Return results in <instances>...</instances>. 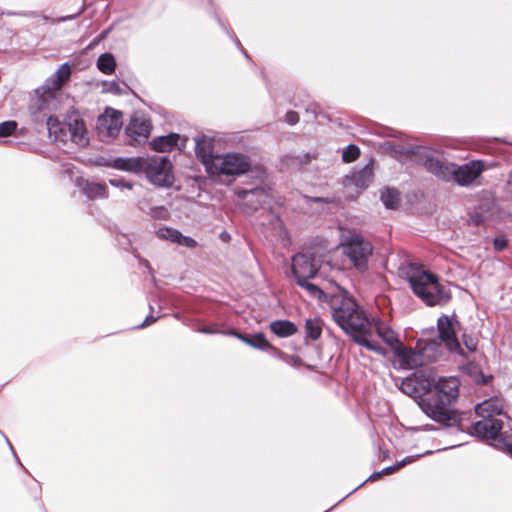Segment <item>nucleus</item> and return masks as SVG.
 <instances>
[{
  "mask_svg": "<svg viewBox=\"0 0 512 512\" xmlns=\"http://www.w3.org/2000/svg\"><path fill=\"white\" fill-rule=\"evenodd\" d=\"M329 307L335 323L357 344L384 355V349L371 339L372 323L370 318L348 292L332 295Z\"/></svg>",
  "mask_w": 512,
  "mask_h": 512,
  "instance_id": "1",
  "label": "nucleus"
},
{
  "mask_svg": "<svg viewBox=\"0 0 512 512\" xmlns=\"http://www.w3.org/2000/svg\"><path fill=\"white\" fill-rule=\"evenodd\" d=\"M109 165L134 174L144 173L147 181L159 188H169L174 183L173 165L166 156L120 157L112 160Z\"/></svg>",
  "mask_w": 512,
  "mask_h": 512,
  "instance_id": "2",
  "label": "nucleus"
},
{
  "mask_svg": "<svg viewBox=\"0 0 512 512\" xmlns=\"http://www.w3.org/2000/svg\"><path fill=\"white\" fill-rule=\"evenodd\" d=\"M459 386H428L421 409L431 419L444 425L458 420V415L451 407L459 396Z\"/></svg>",
  "mask_w": 512,
  "mask_h": 512,
  "instance_id": "3",
  "label": "nucleus"
},
{
  "mask_svg": "<svg viewBox=\"0 0 512 512\" xmlns=\"http://www.w3.org/2000/svg\"><path fill=\"white\" fill-rule=\"evenodd\" d=\"M424 166L437 178L446 182H454L459 186L473 184L486 168L482 160H472L463 165H456L431 155H426Z\"/></svg>",
  "mask_w": 512,
  "mask_h": 512,
  "instance_id": "4",
  "label": "nucleus"
},
{
  "mask_svg": "<svg viewBox=\"0 0 512 512\" xmlns=\"http://www.w3.org/2000/svg\"><path fill=\"white\" fill-rule=\"evenodd\" d=\"M406 275L414 294L429 306L444 305L450 293L439 283L436 275L416 264H410Z\"/></svg>",
  "mask_w": 512,
  "mask_h": 512,
  "instance_id": "5",
  "label": "nucleus"
},
{
  "mask_svg": "<svg viewBox=\"0 0 512 512\" xmlns=\"http://www.w3.org/2000/svg\"><path fill=\"white\" fill-rule=\"evenodd\" d=\"M340 247L355 269L360 272L368 269V262L374 250L369 240L361 234L349 232L341 236Z\"/></svg>",
  "mask_w": 512,
  "mask_h": 512,
  "instance_id": "6",
  "label": "nucleus"
},
{
  "mask_svg": "<svg viewBox=\"0 0 512 512\" xmlns=\"http://www.w3.org/2000/svg\"><path fill=\"white\" fill-rule=\"evenodd\" d=\"M441 354V343L436 339L417 342L415 349H407L399 356L398 367L401 369H414L434 362Z\"/></svg>",
  "mask_w": 512,
  "mask_h": 512,
  "instance_id": "7",
  "label": "nucleus"
},
{
  "mask_svg": "<svg viewBox=\"0 0 512 512\" xmlns=\"http://www.w3.org/2000/svg\"><path fill=\"white\" fill-rule=\"evenodd\" d=\"M248 158L241 153H227L217 155L214 162L210 164L208 171L211 175L239 176L250 169Z\"/></svg>",
  "mask_w": 512,
  "mask_h": 512,
  "instance_id": "8",
  "label": "nucleus"
},
{
  "mask_svg": "<svg viewBox=\"0 0 512 512\" xmlns=\"http://www.w3.org/2000/svg\"><path fill=\"white\" fill-rule=\"evenodd\" d=\"M481 419L472 423L468 432L478 438L493 440L498 445H503L512 437V433L503 430V421L498 418L480 417Z\"/></svg>",
  "mask_w": 512,
  "mask_h": 512,
  "instance_id": "9",
  "label": "nucleus"
},
{
  "mask_svg": "<svg viewBox=\"0 0 512 512\" xmlns=\"http://www.w3.org/2000/svg\"><path fill=\"white\" fill-rule=\"evenodd\" d=\"M372 323V331L375 330L377 335L394 351L393 363L398 367L400 354L406 351L398 335L391 329L389 325L378 318L370 319Z\"/></svg>",
  "mask_w": 512,
  "mask_h": 512,
  "instance_id": "10",
  "label": "nucleus"
},
{
  "mask_svg": "<svg viewBox=\"0 0 512 512\" xmlns=\"http://www.w3.org/2000/svg\"><path fill=\"white\" fill-rule=\"evenodd\" d=\"M122 113L113 108H106L97 119V130L102 138L115 137L122 128Z\"/></svg>",
  "mask_w": 512,
  "mask_h": 512,
  "instance_id": "11",
  "label": "nucleus"
},
{
  "mask_svg": "<svg viewBox=\"0 0 512 512\" xmlns=\"http://www.w3.org/2000/svg\"><path fill=\"white\" fill-rule=\"evenodd\" d=\"M458 322L453 317L442 315L438 318L437 327L441 342L445 343L448 350L459 353L460 344L456 337V325Z\"/></svg>",
  "mask_w": 512,
  "mask_h": 512,
  "instance_id": "12",
  "label": "nucleus"
},
{
  "mask_svg": "<svg viewBox=\"0 0 512 512\" xmlns=\"http://www.w3.org/2000/svg\"><path fill=\"white\" fill-rule=\"evenodd\" d=\"M318 266L310 254L298 253L292 258V273L296 281L313 278Z\"/></svg>",
  "mask_w": 512,
  "mask_h": 512,
  "instance_id": "13",
  "label": "nucleus"
},
{
  "mask_svg": "<svg viewBox=\"0 0 512 512\" xmlns=\"http://www.w3.org/2000/svg\"><path fill=\"white\" fill-rule=\"evenodd\" d=\"M65 127L68 129L69 141L85 147L89 143L88 133L84 121L77 114L65 118Z\"/></svg>",
  "mask_w": 512,
  "mask_h": 512,
  "instance_id": "14",
  "label": "nucleus"
},
{
  "mask_svg": "<svg viewBox=\"0 0 512 512\" xmlns=\"http://www.w3.org/2000/svg\"><path fill=\"white\" fill-rule=\"evenodd\" d=\"M238 199L247 211H255L258 206L265 203L270 197L269 192L264 187H256L250 190L242 189L236 192Z\"/></svg>",
  "mask_w": 512,
  "mask_h": 512,
  "instance_id": "15",
  "label": "nucleus"
},
{
  "mask_svg": "<svg viewBox=\"0 0 512 512\" xmlns=\"http://www.w3.org/2000/svg\"><path fill=\"white\" fill-rule=\"evenodd\" d=\"M53 97V93L43 86L35 90V97L29 106L35 121H41L46 116V111L49 110V103Z\"/></svg>",
  "mask_w": 512,
  "mask_h": 512,
  "instance_id": "16",
  "label": "nucleus"
},
{
  "mask_svg": "<svg viewBox=\"0 0 512 512\" xmlns=\"http://www.w3.org/2000/svg\"><path fill=\"white\" fill-rule=\"evenodd\" d=\"M373 180V167L369 163L360 170L353 171L345 179L344 185L346 188L355 187L358 190H363L369 186Z\"/></svg>",
  "mask_w": 512,
  "mask_h": 512,
  "instance_id": "17",
  "label": "nucleus"
},
{
  "mask_svg": "<svg viewBox=\"0 0 512 512\" xmlns=\"http://www.w3.org/2000/svg\"><path fill=\"white\" fill-rule=\"evenodd\" d=\"M150 131V122L140 117H133L126 128L127 136L136 143L145 142L150 135Z\"/></svg>",
  "mask_w": 512,
  "mask_h": 512,
  "instance_id": "18",
  "label": "nucleus"
},
{
  "mask_svg": "<svg viewBox=\"0 0 512 512\" xmlns=\"http://www.w3.org/2000/svg\"><path fill=\"white\" fill-rule=\"evenodd\" d=\"M505 400L500 396H494L475 406V413L478 417L496 418L503 414Z\"/></svg>",
  "mask_w": 512,
  "mask_h": 512,
  "instance_id": "19",
  "label": "nucleus"
},
{
  "mask_svg": "<svg viewBox=\"0 0 512 512\" xmlns=\"http://www.w3.org/2000/svg\"><path fill=\"white\" fill-rule=\"evenodd\" d=\"M159 239L169 241L187 248H195L197 241L190 236L183 235L179 230L171 227H161L156 230Z\"/></svg>",
  "mask_w": 512,
  "mask_h": 512,
  "instance_id": "20",
  "label": "nucleus"
},
{
  "mask_svg": "<svg viewBox=\"0 0 512 512\" xmlns=\"http://www.w3.org/2000/svg\"><path fill=\"white\" fill-rule=\"evenodd\" d=\"M195 145L196 156L201 160L208 172L210 164L215 161L217 156L213 153V141L207 136H201L195 138Z\"/></svg>",
  "mask_w": 512,
  "mask_h": 512,
  "instance_id": "21",
  "label": "nucleus"
},
{
  "mask_svg": "<svg viewBox=\"0 0 512 512\" xmlns=\"http://www.w3.org/2000/svg\"><path fill=\"white\" fill-rule=\"evenodd\" d=\"M70 76L71 68L67 63H64L46 80L43 87L52 93L58 91Z\"/></svg>",
  "mask_w": 512,
  "mask_h": 512,
  "instance_id": "22",
  "label": "nucleus"
},
{
  "mask_svg": "<svg viewBox=\"0 0 512 512\" xmlns=\"http://www.w3.org/2000/svg\"><path fill=\"white\" fill-rule=\"evenodd\" d=\"M47 130L50 138L61 143H67L69 141L68 129L65 127V120L60 122L58 118L49 116L47 118Z\"/></svg>",
  "mask_w": 512,
  "mask_h": 512,
  "instance_id": "23",
  "label": "nucleus"
},
{
  "mask_svg": "<svg viewBox=\"0 0 512 512\" xmlns=\"http://www.w3.org/2000/svg\"><path fill=\"white\" fill-rule=\"evenodd\" d=\"M180 140V135L176 133H171L165 136H159L154 138L150 142V146L153 150L157 152H169L174 147L178 146V141Z\"/></svg>",
  "mask_w": 512,
  "mask_h": 512,
  "instance_id": "24",
  "label": "nucleus"
},
{
  "mask_svg": "<svg viewBox=\"0 0 512 512\" xmlns=\"http://www.w3.org/2000/svg\"><path fill=\"white\" fill-rule=\"evenodd\" d=\"M231 335L236 336L239 340L244 342L245 344L259 350H267L271 348L270 343L266 340L265 336L261 333L255 334L253 336L242 335L236 331H231Z\"/></svg>",
  "mask_w": 512,
  "mask_h": 512,
  "instance_id": "25",
  "label": "nucleus"
},
{
  "mask_svg": "<svg viewBox=\"0 0 512 512\" xmlns=\"http://www.w3.org/2000/svg\"><path fill=\"white\" fill-rule=\"evenodd\" d=\"M271 331L278 337H289L293 335L297 328L294 323L288 320H276L270 323Z\"/></svg>",
  "mask_w": 512,
  "mask_h": 512,
  "instance_id": "26",
  "label": "nucleus"
},
{
  "mask_svg": "<svg viewBox=\"0 0 512 512\" xmlns=\"http://www.w3.org/2000/svg\"><path fill=\"white\" fill-rule=\"evenodd\" d=\"M83 191L90 199L104 198L107 196V187L105 184L101 183L87 181Z\"/></svg>",
  "mask_w": 512,
  "mask_h": 512,
  "instance_id": "27",
  "label": "nucleus"
},
{
  "mask_svg": "<svg viewBox=\"0 0 512 512\" xmlns=\"http://www.w3.org/2000/svg\"><path fill=\"white\" fill-rule=\"evenodd\" d=\"M97 68L107 75L114 73L116 68L114 56L111 53L101 54L97 59Z\"/></svg>",
  "mask_w": 512,
  "mask_h": 512,
  "instance_id": "28",
  "label": "nucleus"
},
{
  "mask_svg": "<svg viewBox=\"0 0 512 512\" xmlns=\"http://www.w3.org/2000/svg\"><path fill=\"white\" fill-rule=\"evenodd\" d=\"M381 200L386 208L395 209L400 202V195L395 189L385 188L381 192Z\"/></svg>",
  "mask_w": 512,
  "mask_h": 512,
  "instance_id": "29",
  "label": "nucleus"
},
{
  "mask_svg": "<svg viewBox=\"0 0 512 512\" xmlns=\"http://www.w3.org/2000/svg\"><path fill=\"white\" fill-rule=\"evenodd\" d=\"M399 389L407 396L414 399L421 407L422 398L428 386H398Z\"/></svg>",
  "mask_w": 512,
  "mask_h": 512,
  "instance_id": "30",
  "label": "nucleus"
},
{
  "mask_svg": "<svg viewBox=\"0 0 512 512\" xmlns=\"http://www.w3.org/2000/svg\"><path fill=\"white\" fill-rule=\"evenodd\" d=\"M306 336L316 340L321 336L322 328L318 319H307L305 323Z\"/></svg>",
  "mask_w": 512,
  "mask_h": 512,
  "instance_id": "31",
  "label": "nucleus"
},
{
  "mask_svg": "<svg viewBox=\"0 0 512 512\" xmlns=\"http://www.w3.org/2000/svg\"><path fill=\"white\" fill-rule=\"evenodd\" d=\"M283 362L296 369H300L302 367L313 369L315 367L314 365L302 360L298 355L294 354H287V356H283Z\"/></svg>",
  "mask_w": 512,
  "mask_h": 512,
  "instance_id": "32",
  "label": "nucleus"
},
{
  "mask_svg": "<svg viewBox=\"0 0 512 512\" xmlns=\"http://www.w3.org/2000/svg\"><path fill=\"white\" fill-rule=\"evenodd\" d=\"M309 279L310 278H304V281H296V282L299 286L306 289L311 296L320 299L321 296L323 295L322 290L320 288H318L316 285L309 283L308 282Z\"/></svg>",
  "mask_w": 512,
  "mask_h": 512,
  "instance_id": "33",
  "label": "nucleus"
},
{
  "mask_svg": "<svg viewBox=\"0 0 512 512\" xmlns=\"http://www.w3.org/2000/svg\"><path fill=\"white\" fill-rule=\"evenodd\" d=\"M360 154L359 148L355 145H349L347 146L343 153H342V159L346 163L353 162L358 158Z\"/></svg>",
  "mask_w": 512,
  "mask_h": 512,
  "instance_id": "34",
  "label": "nucleus"
},
{
  "mask_svg": "<svg viewBox=\"0 0 512 512\" xmlns=\"http://www.w3.org/2000/svg\"><path fill=\"white\" fill-rule=\"evenodd\" d=\"M17 129V123L13 120H8L0 123V137H8L12 135Z\"/></svg>",
  "mask_w": 512,
  "mask_h": 512,
  "instance_id": "35",
  "label": "nucleus"
},
{
  "mask_svg": "<svg viewBox=\"0 0 512 512\" xmlns=\"http://www.w3.org/2000/svg\"><path fill=\"white\" fill-rule=\"evenodd\" d=\"M404 466V462H399L398 464L396 465H393V466H389V467H386L384 468L381 472H378V473H375L373 475L370 476V478L372 480H377L379 479L382 475H389V474H392L396 471H398L400 468H402Z\"/></svg>",
  "mask_w": 512,
  "mask_h": 512,
  "instance_id": "36",
  "label": "nucleus"
},
{
  "mask_svg": "<svg viewBox=\"0 0 512 512\" xmlns=\"http://www.w3.org/2000/svg\"><path fill=\"white\" fill-rule=\"evenodd\" d=\"M149 214L154 219L165 220L169 217L168 210L163 206L151 208Z\"/></svg>",
  "mask_w": 512,
  "mask_h": 512,
  "instance_id": "37",
  "label": "nucleus"
},
{
  "mask_svg": "<svg viewBox=\"0 0 512 512\" xmlns=\"http://www.w3.org/2000/svg\"><path fill=\"white\" fill-rule=\"evenodd\" d=\"M103 91L113 94H119L121 92L120 86L116 81H104Z\"/></svg>",
  "mask_w": 512,
  "mask_h": 512,
  "instance_id": "38",
  "label": "nucleus"
},
{
  "mask_svg": "<svg viewBox=\"0 0 512 512\" xmlns=\"http://www.w3.org/2000/svg\"><path fill=\"white\" fill-rule=\"evenodd\" d=\"M463 341H464V344H465L466 348L470 352H475L476 351L478 341H477V339L475 337L464 334L463 335Z\"/></svg>",
  "mask_w": 512,
  "mask_h": 512,
  "instance_id": "39",
  "label": "nucleus"
},
{
  "mask_svg": "<svg viewBox=\"0 0 512 512\" xmlns=\"http://www.w3.org/2000/svg\"><path fill=\"white\" fill-rule=\"evenodd\" d=\"M469 373L475 374V376L472 378V381L474 384H481V382L486 383L488 380L483 379V375L479 371L477 366H471L468 368Z\"/></svg>",
  "mask_w": 512,
  "mask_h": 512,
  "instance_id": "40",
  "label": "nucleus"
},
{
  "mask_svg": "<svg viewBox=\"0 0 512 512\" xmlns=\"http://www.w3.org/2000/svg\"><path fill=\"white\" fill-rule=\"evenodd\" d=\"M285 118H286V122L290 125H294L299 121V116L294 111L287 112Z\"/></svg>",
  "mask_w": 512,
  "mask_h": 512,
  "instance_id": "41",
  "label": "nucleus"
},
{
  "mask_svg": "<svg viewBox=\"0 0 512 512\" xmlns=\"http://www.w3.org/2000/svg\"><path fill=\"white\" fill-rule=\"evenodd\" d=\"M110 184L115 187H125L127 189H132L133 184L132 183H125L123 180L120 179H110Z\"/></svg>",
  "mask_w": 512,
  "mask_h": 512,
  "instance_id": "42",
  "label": "nucleus"
},
{
  "mask_svg": "<svg viewBox=\"0 0 512 512\" xmlns=\"http://www.w3.org/2000/svg\"><path fill=\"white\" fill-rule=\"evenodd\" d=\"M507 246V240L504 237L494 239V247L497 250H503Z\"/></svg>",
  "mask_w": 512,
  "mask_h": 512,
  "instance_id": "43",
  "label": "nucleus"
},
{
  "mask_svg": "<svg viewBox=\"0 0 512 512\" xmlns=\"http://www.w3.org/2000/svg\"><path fill=\"white\" fill-rule=\"evenodd\" d=\"M502 446H503V450L506 451L510 455V457L512 458V442H511V438L508 439L507 441H504V444Z\"/></svg>",
  "mask_w": 512,
  "mask_h": 512,
  "instance_id": "44",
  "label": "nucleus"
},
{
  "mask_svg": "<svg viewBox=\"0 0 512 512\" xmlns=\"http://www.w3.org/2000/svg\"><path fill=\"white\" fill-rule=\"evenodd\" d=\"M272 350L273 356L283 361V356H287V353H284L274 347L271 346L270 348Z\"/></svg>",
  "mask_w": 512,
  "mask_h": 512,
  "instance_id": "45",
  "label": "nucleus"
},
{
  "mask_svg": "<svg viewBox=\"0 0 512 512\" xmlns=\"http://www.w3.org/2000/svg\"><path fill=\"white\" fill-rule=\"evenodd\" d=\"M155 320H156V318H153V317H147V318L144 320V322L138 326V328H143V327H145V326H148V325H150L151 323H153Z\"/></svg>",
  "mask_w": 512,
  "mask_h": 512,
  "instance_id": "46",
  "label": "nucleus"
},
{
  "mask_svg": "<svg viewBox=\"0 0 512 512\" xmlns=\"http://www.w3.org/2000/svg\"><path fill=\"white\" fill-rule=\"evenodd\" d=\"M441 379H439L437 382L434 380V379H430V378H427L425 379L423 382H421L420 384H427V385H430V384H441Z\"/></svg>",
  "mask_w": 512,
  "mask_h": 512,
  "instance_id": "47",
  "label": "nucleus"
},
{
  "mask_svg": "<svg viewBox=\"0 0 512 512\" xmlns=\"http://www.w3.org/2000/svg\"><path fill=\"white\" fill-rule=\"evenodd\" d=\"M197 331H199V332H201V333H206V334H212V333H214V331H213V330L208 329V328H206V327L199 328Z\"/></svg>",
  "mask_w": 512,
  "mask_h": 512,
  "instance_id": "48",
  "label": "nucleus"
},
{
  "mask_svg": "<svg viewBox=\"0 0 512 512\" xmlns=\"http://www.w3.org/2000/svg\"><path fill=\"white\" fill-rule=\"evenodd\" d=\"M74 17H75V16L65 17V18H63V20H68V19H69V20H72Z\"/></svg>",
  "mask_w": 512,
  "mask_h": 512,
  "instance_id": "49",
  "label": "nucleus"
},
{
  "mask_svg": "<svg viewBox=\"0 0 512 512\" xmlns=\"http://www.w3.org/2000/svg\"><path fill=\"white\" fill-rule=\"evenodd\" d=\"M395 152H396V153H403L402 149H400V150H396Z\"/></svg>",
  "mask_w": 512,
  "mask_h": 512,
  "instance_id": "50",
  "label": "nucleus"
}]
</instances>
